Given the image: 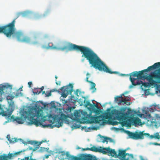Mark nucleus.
<instances>
[{
	"mask_svg": "<svg viewBox=\"0 0 160 160\" xmlns=\"http://www.w3.org/2000/svg\"><path fill=\"white\" fill-rule=\"evenodd\" d=\"M14 98L13 96L8 95L7 97V99L8 100H12Z\"/></svg>",
	"mask_w": 160,
	"mask_h": 160,
	"instance_id": "33",
	"label": "nucleus"
},
{
	"mask_svg": "<svg viewBox=\"0 0 160 160\" xmlns=\"http://www.w3.org/2000/svg\"><path fill=\"white\" fill-rule=\"evenodd\" d=\"M124 94H122L120 96H117L115 98V102L117 103L118 104H121L122 103L127 104V100L122 97Z\"/></svg>",
	"mask_w": 160,
	"mask_h": 160,
	"instance_id": "12",
	"label": "nucleus"
},
{
	"mask_svg": "<svg viewBox=\"0 0 160 160\" xmlns=\"http://www.w3.org/2000/svg\"><path fill=\"white\" fill-rule=\"evenodd\" d=\"M37 148H38V147H36V149H37Z\"/></svg>",
	"mask_w": 160,
	"mask_h": 160,
	"instance_id": "63",
	"label": "nucleus"
},
{
	"mask_svg": "<svg viewBox=\"0 0 160 160\" xmlns=\"http://www.w3.org/2000/svg\"><path fill=\"white\" fill-rule=\"evenodd\" d=\"M34 92H33V93L34 94H39L41 92L40 91V89L39 88H34Z\"/></svg>",
	"mask_w": 160,
	"mask_h": 160,
	"instance_id": "27",
	"label": "nucleus"
},
{
	"mask_svg": "<svg viewBox=\"0 0 160 160\" xmlns=\"http://www.w3.org/2000/svg\"><path fill=\"white\" fill-rule=\"evenodd\" d=\"M142 160H144V159H143V158H142Z\"/></svg>",
	"mask_w": 160,
	"mask_h": 160,
	"instance_id": "62",
	"label": "nucleus"
},
{
	"mask_svg": "<svg viewBox=\"0 0 160 160\" xmlns=\"http://www.w3.org/2000/svg\"><path fill=\"white\" fill-rule=\"evenodd\" d=\"M83 114L84 115H87V113L86 112V111H84L83 112Z\"/></svg>",
	"mask_w": 160,
	"mask_h": 160,
	"instance_id": "49",
	"label": "nucleus"
},
{
	"mask_svg": "<svg viewBox=\"0 0 160 160\" xmlns=\"http://www.w3.org/2000/svg\"><path fill=\"white\" fill-rule=\"evenodd\" d=\"M99 136L100 138L101 141L99 142H101L103 143L106 142L107 143L108 142V140H109V141L110 142H112L113 141V140L111 138L102 136L100 135H99Z\"/></svg>",
	"mask_w": 160,
	"mask_h": 160,
	"instance_id": "19",
	"label": "nucleus"
},
{
	"mask_svg": "<svg viewBox=\"0 0 160 160\" xmlns=\"http://www.w3.org/2000/svg\"><path fill=\"white\" fill-rule=\"evenodd\" d=\"M73 86L70 83L68 85L63 86L60 89L62 91L61 95L63 98H66L70 92L73 91Z\"/></svg>",
	"mask_w": 160,
	"mask_h": 160,
	"instance_id": "10",
	"label": "nucleus"
},
{
	"mask_svg": "<svg viewBox=\"0 0 160 160\" xmlns=\"http://www.w3.org/2000/svg\"><path fill=\"white\" fill-rule=\"evenodd\" d=\"M26 151V150H24L23 151H19L18 152H15V153L13 154V153H9L8 154V155L7 156L6 154V156L7 157V160H8V159H11L12 157L15 156L16 155H17L19 154L21 152H25V151Z\"/></svg>",
	"mask_w": 160,
	"mask_h": 160,
	"instance_id": "21",
	"label": "nucleus"
},
{
	"mask_svg": "<svg viewBox=\"0 0 160 160\" xmlns=\"http://www.w3.org/2000/svg\"><path fill=\"white\" fill-rule=\"evenodd\" d=\"M152 138H154L156 139H159L160 138V135L158 132L155 133L154 134V136H151Z\"/></svg>",
	"mask_w": 160,
	"mask_h": 160,
	"instance_id": "28",
	"label": "nucleus"
},
{
	"mask_svg": "<svg viewBox=\"0 0 160 160\" xmlns=\"http://www.w3.org/2000/svg\"><path fill=\"white\" fill-rule=\"evenodd\" d=\"M14 120L16 121L18 123L20 124H22L24 122V120L21 117H17Z\"/></svg>",
	"mask_w": 160,
	"mask_h": 160,
	"instance_id": "23",
	"label": "nucleus"
},
{
	"mask_svg": "<svg viewBox=\"0 0 160 160\" xmlns=\"http://www.w3.org/2000/svg\"><path fill=\"white\" fill-rule=\"evenodd\" d=\"M120 122H118L117 121H114L113 122H112V125H118V124L119 123H120Z\"/></svg>",
	"mask_w": 160,
	"mask_h": 160,
	"instance_id": "37",
	"label": "nucleus"
},
{
	"mask_svg": "<svg viewBox=\"0 0 160 160\" xmlns=\"http://www.w3.org/2000/svg\"><path fill=\"white\" fill-rule=\"evenodd\" d=\"M84 98V100L83 101L84 105L86 107H87L88 109L89 110L91 109H93L94 108V107H98L95 103L93 102V105L90 103V102L88 101H86V98L85 97H83Z\"/></svg>",
	"mask_w": 160,
	"mask_h": 160,
	"instance_id": "14",
	"label": "nucleus"
},
{
	"mask_svg": "<svg viewBox=\"0 0 160 160\" xmlns=\"http://www.w3.org/2000/svg\"><path fill=\"white\" fill-rule=\"evenodd\" d=\"M151 125L154 126L156 128L160 126V118L156 117L155 119H152L151 121Z\"/></svg>",
	"mask_w": 160,
	"mask_h": 160,
	"instance_id": "15",
	"label": "nucleus"
},
{
	"mask_svg": "<svg viewBox=\"0 0 160 160\" xmlns=\"http://www.w3.org/2000/svg\"><path fill=\"white\" fill-rule=\"evenodd\" d=\"M55 78H56V79H57V78H58V77L56 76H55Z\"/></svg>",
	"mask_w": 160,
	"mask_h": 160,
	"instance_id": "57",
	"label": "nucleus"
},
{
	"mask_svg": "<svg viewBox=\"0 0 160 160\" xmlns=\"http://www.w3.org/2000/svg\"><path fill=\"white\" fill-rule=\"evenodd\" d=\"M55 81H56V84L57 85H60V84H61L60 81H59L58 82H57V80H56Z\"/></svg>",
	"mask_w": 160,
	"mask_h": 160,
	"instance_id": "40",
	"label": "nucleus"
},
{
	"mask_svg": "<svg viewBox=\"0 0 160 160\" xmlns=\"http://www.w3.org/2000/svg\"><path fill=\"white\" fill-rule=\"evenodd\" d=\"M45 93V91H43L42 92V94H43Z\"/></svg>",
	"mask_w": 160,
	"mask_h": 160,
	"instance_id": "56",
	"label": "nucleus"
},
{
	"mask_svg": "<svg viewBox=\"0 0 160 160\" xmlns=\"http://www.w3.org/2000/svg\"><path fill=\"white\" fill-rule=\"evenodd\" d=\"M103 120V119L100 116H98L95 118V121L96 123H99L100 122Z\"/></svg>",
	"mask_w": 160,
	"mask_h": 160,
	"instance_id": "24",
	"label": "nucleus"
},
{
	"mask_svg": "<svg viewBox=\"0 0 160 160\" xmlns=\"http://www.w3.org/2000/svg\"><path fill=\"white\" fill-rule=\"evenodd\" d=\"M84 160H92L91 156H86L84 158Z\"/></svg>",
	"mask_w": 160,
	"mask_h": 160,
	"instance_id": "32",
	"label": "nucleus"
},
{
	"mask_svg": "<svg viewBox=\"0 0 160 160\" xmlns=\"http://www.w3.org/2000/svg\"><path fill=\"white\" fill-rule=\"evenodd\" d=\"M49 155H45V158H48L49 157Z\"/></svg>",
	"mask_w": 160,
	"mask_h": 160,
	"instance_id": "51",
	"label": "nucleus"
},
{
	"mask_svg": "<svg viewBox=\"0 0 160 160\" xmlns=\"http://www.w3.org/2000/svg\"><path fill=\"white\" fill-rule=\"evenodd\" d=\"M7 138L8 139V140L9 141L10 143H14L15 142H17L19 140L17 138H15L14 140L12 141V140L11 139V138L9 135H8L7 136Z\"/></svg>",
	"mask_w": 160,
	"mask_h": 160,
	"instance_id": "25",
	"label": "nucleus"
},
{
	"mask_svg": "<svg viewBox=\"0 0 160 160\" xmlns=\"http://www.w3.org/2000/svg\"><path fill=\"white\" fill-rule=\"evenodd\" d=\"M67 118V116L64 114L62 113L61 114L60 117L59 118L57 115L56 116V124L55 125L52 124H47V125H42L43 127H49L50 128H52L54 127L59 128L62 126V123L60 122L61 119L62 120L65 121Z\"/></svg>",
	"mask_w": 160,
	"mask_h": 160,
	"instance_id": "8",
	"label": "nucleus"
},
{
	"mask_svg": "<svg viewBox=\"0 0 160 160\" xmlns=\"http://www.w3.org/2000/svg\"><path fill=\"white\" fill-rule=\"evenodd\" d=\"M158 145L160 146V143H158Z\"/></svg>",
	"mask_w": 160,
	"mask_h": 160,
	"instance_id": "61",
	"label": "nucleus"
},
{
	"mask_svg": "<svg viewBox=\"0 0 160 160\" xmlns=\"http://www.w3.org/2000/svg\"><path fill=\"white\" fill-rule=\"evenodd\" d=\"M88 77H87L86 78V80L87 82L90 83V82H91V81H89L88 80Z\"/></svg>",
	"mask_w": 160,
	"mask_h": 160,
	"instance_id": "47",
	"label": "nucleus"
},
{
	"mask_svg": "<svg viewBox=\"0 0 160 160\" xmlns=\"http://www.w3.org/2000/svg\"><path fill=\"white\" fill-rule=\"evenodd\" d=\"M45 150V148H42V147H41L40 149V151L41 152H42Z\"/></svg>",
	"mask_w": 160,
	"mask_h": 160,
	"instance_id": "44",
	"label": "nucleus"
},
{
	"mask_svg": "<svg viewBox=\"0 0 160 160\" xmlns=\"http://www.w3.org/2000/svg\"><path fill=\"white\" fill-rule=\"evenodd\" d=\"M49 11L48 10V11H46V12H45V13L44 14V16H45L46 15H48V14H49Z\"/></svg>",
	"mask_w": 160,
	"mask_h": 160,
	"instance_id": "41",
	"label": "nucleus"
},
{
	"mask_svg": "<svg viewBox=\"0 0 160 160\" xmlns=\"http://www.w3.org/2000/svg\"><path fill=\"white\" fill-rule=\"evenodd\" d=\"M78 93H80V91L78 89H77L76 90V95L78 96H79V95H78Z\"/></svg>",
	"mask_w": 160,
	"mask_h": 160,
	"instance_id": "45",
	"label": "nucleus"
},
{
	"mask_svg": "<svg viewBox=\"0 0 160 160\" xmlns=\"http://www.w3.org/2000/svg\"><path fill=\"white\" fill-rule=\"evenodd\" d=\"M20 90V91H22V88H19V89L17 90V93H16V94L15 95H16V96H19V95H20V94H21V95H22V93H21V92H20V93H19V92H19V91Z\"/></svg>",
	"mask_w": 160,
	"mask_h": 160,
	"instance_id": "34",
	"label": "nucleus"
},
{
	"mask_svg": "<svg viewBox=\"0 0 160 160\" xmlns=\"http://www.w3.org/2000/svg\"><path fill=\"white\" fill-rule=\"evenodd\" d=\"M20 140H22V142L23 144H24L25 145H27V142H26L25 141H24L23 140H22L21 139H19Z\"/></svg>",
	"mask_w": 160,
	"mask_h": 160,
	"instance_id": "43",
	"label": "nucleus"
},
{
	"mask_svg": "<svg viewBox=\"0 0 160 160\" xmlns=\"http://www.w3.org/2000/svg\"><path fill=\"white\" fill-rule=\"evenodd\" d=\"M154 145H158V143H157V142H154L153 144Z\"/></svg>",
	"mask_w": 160,
	"mask_h": 160,
	"instance_id": "54",
	"label": "nucleus"
},
{
	"mask_svg": "<svg viewBox=\"0 0 160 160\" xmlns=\"http://www.w3.org/2000/svg\"><path fill=\"white\" fill-rule=\"evenodd\" d=\"M131 121L132 123L134 126H136L137 125H141V121L140 119L138 118H132Z\"/></svg>",
	"mask_w": 160,
	"mask_h": 160,
	"instance_id": "20",
	"label": "nucleus"
},
{
	"mask_svg": "<svg viewBox=\"0 0 160 160\" xmlns=\"http://www.w3.org/2000/svg\"><path fill=\"white\" fill-rule=\"evenodd\" d=\"M46 96L47 97H49L51 95V92L50 91V92H46V93H45Z\"/></svg>",
	"mask_w": 160,
	"mask_h": 160,
	"instance_id": "36",
	"label": "nucleus"
},
{
	"mask_svg": "<svg viewBox=\"0 0 160 160\" xmlns=\"http://www.w3.org/2000/svg\"><path fill=\"white\" fill-rule=\"evenodd\" d=\"M91 84V87L90 88V89L91 90H93V92L95 91L96 90V88H95V84L92 82V81H91V82H90Z\"/></svg>",
	"mask_w": 160,
	"mask_h": 160,
	"instance_id": "26",
	"label": "nucleus"
},
{
	"mask_svg": "<svg viewBox=\"0 0 160 160\" xmlns=\"http://www.w3.org/2000/svg\"><path fill=\"white\" fill-rule=\"evenodd\" d=\"M21 160H37L35 159H33L32 158V156H31L30 158L29 156L25 157L24 158L22 159ZM42 160H44V159L43 158Z\"/></svg>",
	"mask_w": 160,
	"mask_h": 160,
	"instance_id": "29",
	"label": "nucleus"
},
{
	"mask_svg": "<svg viewBox=\"0 0 160 160\" xmlns=\"http://www.w3.org/2000/svg\"><path fill=\"white\" fill-rule=\"evenodd\" d=\"M28 86L29 88L31 87V85H32V82H29L28 83Z\"/></svg>",
	"mask_w": 160,
	"mask_h": 160,
	"instance_id": "42",
	"label": "nucleus"
},
{
	"mask_svg": "<svg viewBox=\"0 0 160 160\" xmlns=\"http://www.w3.org/2000/svg\"><path fill=\"white\" fill-rule=\"evenodd\" d=\"M46 142V140H45V141L42 140L41 141L38 142L36 141L31 140L28 141L27 142V144H31V145H35L37 146H38L43 142Z\"/></svg>",
	"mask_w": 160,
	"mask_h": 160,
	"instance_id": "22",
	"label": "nucleus"
},
{
	"mask_svg": "<svg viewBox=\"0 0 160 160\" xmlns=\"http://www.w3.org/2000/svg\"><path fill=\"white\" fill-rule=\"evenodd\" d=\"M52 117V115L50 114V115H49V117L50 118V117Z\"/></svg>",
	"mask_w": 160,
	"mask_h": 160,
	"instance_id": "59",
	"label": "nucleus"
},
{
	"mask_svg": "<svg viewBox=\"0 0 160 160\" xmlns=\"http://www.w3.org/2000/svg\"><path fill=\"white\" fill-rule=\"evenodd\" d=\"M149 111L151 112H154L156 110V109L155 108L153 107V108H150L149 109Z\"/></svg>",
	"mask_w": 160,
	"mask_h": 160,
	"instance_id": "35",
	"label": "nucleus"
},
{
	"mask_svg": "<svg viewBox=\"0 0 160 160\" xmlns=\"http://www.w3.org/2000/svg\"><path fill=\"white\" fill-rule=\"evenodd\" d=\"M86 150H89L91 151L90 148H86Z\"/></svg>",
	"mask_w": 160,
	"mask_h": 160,
	"instance_id": "52",
	"label": "nucleus"
},
{
	"mask_svg": "<svg viewBox=\"0 0 160 160\" xmlns=\"http://www.w3.org/2000/svg\"><path fill=\"white\" fill-rule=\"evenodd\" d=\"M82 149L83 150H86V148H83Z\"/></svg>",
	"mask_w": 160,
	"mask_h": 160,
	"instance_id": "60",
	"label": "nucleus"
},
{
	"mask_svg": "<svg viewBox=\"0 0 160 160\" xmlns=\"http://www.w3.org/2000/svg\"><path fill=\"white\" fill-rule=\"evenodd\" d=\"M80 113L78 111H75L74 112V115L76 117H79L80 116Z\"/></svg>",
	"mask_w": 160,
	"mask_h": 160,
	"instance_id": "31",
	"label": "nucleus"
},
{
	"mask_svg": "<svg viewBox=\"0 0 160 160\" xmlns=\"http://www.w3.org/2000/svg\"><path fill=\"white\" fill-rule=\"evenodd\" d=\"M44 87L42 86L40 88V91L41 92H42V91L44 89Z\"/></svg>",
	"mask_w": 160,
	"mask_h": 160,
	"instance_id": "48",
	"label": "nucleus"
},
{
	"mask_svg": "<svg viewBox=\"0 0 160 160\" xmlns=\"http://www.w3.org/2000/svg\"><path fill=\"white\" fill-rule=\"evenodd\" d=\"M145 75L143 72L139 71L138 72L137 71H134L129 74H122V76H130L129 79L132 82V84L133 86L140 85L142 81L140 80L143 76Z\"/></svg>",
	"mask_w": 160,
	"mask_h": 160,
	"instance_id": "6",
	"label": "nucleus"
},
{
	"mask_svg": "<svg viewBox=\"0 0 160 160\" xmlns=\"http://www.w3.org/2000/svg\"><path fill=\"white\" fill-rule=\"evenodd\" d=\"M89 130L92 129V130H96L95 127H89L88 128Z\"/></svg>",
	"mask_w": 160,
	"mask_h": 160,
	"instance_id": "39",
	"label": "nucleus"
},
{
	"mask_svg": "<svg viewBox=\"0 0 160 160\" xmlns=\"http://www.w3.org/2000/svg\"><path fill=\"white\" fill-rule=\"evenodd\" d=\"M15 20L16 19H14L11 23L0 26V33H3L8 38H10L14 35L17 40L20 42L33 45L37 44L38 43V33H33L31 38L28 36L25 35L21 31H16Z\"/></svg>",
	"mask_w": 160,
	"mask_h": 160,
	"instance_id": "2",
	"label": "nucleus"
},
{
	"mask_svg": "<svg viewBox=\"0 0 160 160\" xmlns=\"http://www.w3.org/2000/svg\"><path fill=\"white\" fill-rule=\"evenodd\" d=\"M78 149H79V148H79V147H78Z\"/></svg>",
	"mask_w": 160,
	"mask_h": 160,
	"instance_id": "64",
	"label": "nucleus"
},
{
	"mask_svg": "<svg viewBox=\"0 0 160 160\" xmlns=\"http://www.w3.org/2000/svg\"><path fill=\"white\" fill-rule=\"evenodd\" d=\"M100 148H98L95 146H93L90 148L91 151L96 152H101L104 154H106L107 153V152H106V151L102 149V147H100Z\"/></svg>",
	"mask_w": 160,
	"mask_h": 160,
	"instance_id": "17",
	"label": "nucleus"
},
{
	"mask_svg": "<svg viewBox=\"0 0 160 160\" xmlns=\"http://www.w3.org/2000/svg\"><path fill=\"white\" fill-rule=\"evenodd\" d=\"M42 48L47 49H50L62 51H63L68 48L69 51H80L82 54V57H84L86 58L88 61L89 64L95 68L97 69L100 71H103L110 74L118 73V72L116 71H111L98 56L92 50L87 47L70 43L68 46L60 47L54 46L52 43L49 42L47 46L42 45Z\"/></svg>",
	"mask_w": 160,
	"mask_h": 160,
	"instance_id": "1",
	"label": "nucleus"
},
{
	"mask_svg": "<svg viewBox=\"0 0 160 160\" xmlns=\"http://www.w3.org/2000/svg\"><path fill=\"white\" fill-rule=\"evenodd\" d=\"M0 160H7V157L6 156V154H3L0 155Z\"/></svg>",
	"mask_w": 160,
	"mask_h": 160,
	"instance_id": "30",
	"label": "nucleus"
},
{
	"mask_svg": "<svg viewBox=\"0 0 160 160\" xmlns=\"http://www.w3.org/2000/svg\"><path fill=\"white\" fill-rule=\"evenodd\" d=\"M2 88L0 87V101L2 100V95L3 92ZM12 113V111H9V110H7V111H4L3 108L1 107V105L0 104V115L2 116H6L8 117H9Z\"/></svg>",
	"mask_w": 160,
	"mask_h": 160,
	"instance_id": "11",
	"label": "nucleus"
},
{
	"mask_svg": "<svg viewBox=\"0 0 160 160\" xmlns=\"http://www.w3.org/2000/svg\"><path fill=\"white\" fill-rule=\"evenodd\" d=\"M64 102H63L64 104L67 103L68 102V101H67L64 100Z\"/></svg>",
	"mask_w": 160,
	"mask_h": 160,
	"instance_id": "53",
	"label": "nucleus"
},
{
	"mask_svg": "<svg viewBox=\"0 0 160 160\" xmlns=\"http://www.w3.org/2000/svg\"><path fill=\"white\" fill-rule=\"evenodd\" d=\"M145 114L148 118H150L151 117L150 114H147V112H146Z\"/></svg>",
	"mask_w": 160,
	"mask_h": 160,
	"instance_id": "46",
	"label": "nucleus"
},
{
	"mask_svg": "<svg viewBox=\"0 0 160 160\" xmlns=\"http://www.w3.org/2000/svg\"><path fill=\"white\" fill-rule=\"evenodd\" d=\"M144 131L138 132H132L129 131H126L127 134L128 135L130 138L133 139H144V136L149 137L150 134L148 133H144Z\"/></svg>",
	"mask_w": 160,
	"mask_h": 160,
	"instance_id": "7",
	"label": "nucleus"
},
{
	"mask_svg": "<svg viewBox=\"0 0 160 160\" xmlns=\"http://www.w3.org/2000/svg\"><path fill=\"white\" fill-rule=\"evenodd\" d=\"M55 91H56V92H57L59 93L60 92V91L59 90H58L55 89H52V90H51L50 91L51 92H53Z\"/></svg>",
	"mask_w": 160,
	"mask_h": 160,
	"instance_id": "38",
	"label": "nucleus"
},
{
	"mask_svg": "<svg viewBox=\"0 0 160 160\" xmlns=\"http://www.w3.org/2000/svg\"><path fill=\"white\" fill-rule=\"evenodd\" d=\"M88 75H90V74L88 73H87V75L88 76Z\"/></svg>",
	"mask_w": 160,
	"mask_h": 160,
	"instance_id": "58",
	"label": "nucleus"
},
{
	"mask_svg": "<svg viewBox=\"0 0 160 160\" xmlns=\"http://www.w3.org/2000/svg\"><path fill=\"white\" fill-rule=\"evenodd\" d=\"M160 67V62H158L155 63L153 65L148 67L146 69L142 70L141 72H143V73L145 74V73L148 71H151L152 70L158 68Z\"/></svg>",
	"mask_w": 160,
	"mask_h": 160,
	"instance_id": "13",
	"label": "nucleus"
},
{
	"mask_svg": "<svg viewBox=\"0 0 160 160\" xmlns=\"http://www.w3.org/2000/svg\"><path fill=\"white\" fill-rule=\"evenodd\" d=\"M22 13H21L19 14V16L20 15H22Z\"/></svg>",
	"mask_w": 160,
	"mask_h": 160,
	"instance_id": "55",
	"label": "nucleus"
},
{
	"mask_svg": "<svg viewBox=\"0 0 160 160\" xmlns=\"http://www.w3.org/2000/svg\"><path fill=\"white\" fill-rule=\"evenodd\" d=\"M156 92L157 93L159 92L160 94V90L159 89H158L156 91Z\"/></svg>",
	"mask_w": 160,
	"mask_h": 160,
	"instance_id": "50",
	"label": "nucleus"
},
{
	"mask_svg": "<svg viewBox=\"0 0 160 160\" xmlns=\"http://www.w3.org/2000/svg\"><path fill=\"white\" fill-rule=\"evenodd\" d=\"M58 158L59 159L64 160L67 159L69 160H79V158L76 156L71 155L68 152L59 151L58 152Z\"/></svg>",
	"mask_w": 160,
	"mask_h": 160,
	"instance_id": "9",
	"label": "nucleus"
},
{
	"mask_svg": "<svg viewBox=\"0 0 160 160\" xmlns=\"http://www.w3.org/2000/svg\"><path fill=\"white\" fill-rule=\"evenodd\" d=\"M110 108L107 109V111L108 112L105 113L106 119L108 118L109 116L110 118L113 117V118L117 120L122 121V122H120V123L122 126L130 127L131 126V123H132V118L125 120L127 118V114L126 112H124V109H121L120 110L114 109L112 110L111 112H110Z\"/></svg>",
	"mask_w": 160,
	"mask_h": 160,
	"instance_id": "3",
	"label": "nucleus"
},
{
	"mask_svg": "<svg viewBox=\"0 0 160 160\" xmlns=\"http://www.w3.org/2000/svg\"><path fill=\"white\" fill-rule=\"evenodd\" d=\"M103 150H105L106 152L110 154L111 156L114 157V156H116L117 155L116 152L114 149H111L109 147L108 148H102Z\"/></svg>",
	"mask_w": 160,
	"mask_h": 160,
	"instance_id": "18",
	"label": "nucleus"
},
{
	"mask_svg": "<svg viewBox=\"0 0 160 160\" xmlns=\"http://www.w3.org/2000/svg\"><path fill=\"white\" fill-rule=\"evenodd\" d=\"M22 116L25 118H27L29 120L32 124H34L37 126L40 124L37 118H42L44 117L43 110L37 107L31 108L28 111H24L23 112Z\"/></svg>",
	"mask_w": 160,
	"mask_h": 160,
	"instance_id": "4",
	"label": "nucleus"
},
{
	"mask_svg": "<svg viewBox=\"0 0 160 160\" xmlns=\"http://www.w3.org/2000/svg\"><path fill=\"white\" fill-rule=\"evenodd\" d=\"M145 73L141 79H146L148 82H143L142 81L140 85L142 84L145 88L151 87L156 85L157 83H160V69L154 71L148 75Z\"/></svg>",
	"mask_w": 160,
	"mask_h": 160,
	"instance_id": "5",
	"label": "nucleus"
},
{
	"mask_svg": "<svg viewBox=\"0 0 160 160\" xmlns=\"http://www.w3.org/2000/svg\"><path fill=\"white\" fill-rule=\"evenodd\" d=\"M126 150H119V152L118 155L122 158L123 160H128V159H126V156L127 155L131 156H133V155L132 154H129L128 153H126Z\"/></svg>",
	"mask_w": 160,
	"mask_h": 160,
	"instance_id": "16",
	"label": "nucleus"
}]
</instances>
